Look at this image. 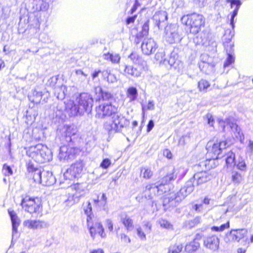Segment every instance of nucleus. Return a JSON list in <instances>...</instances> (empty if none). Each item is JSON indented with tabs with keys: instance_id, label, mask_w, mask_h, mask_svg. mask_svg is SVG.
<instances>
[{
	"instance_id": "f257e3e1",
	"label": "nucleus",
	"mask_w": 253,
	"mask_h": 253,
	"mask_svg": "<svg viewBox=\"0 0 253 253\" xmlns=\"http://www.w3.org/2000/svg\"><path fill=\"white\" fill-rule=\"evenodd\" d=\"M96 117L99 119L112 116V120L104 124V128L110 134L121 132L129 125V121L121 114H118V106L111 103H104L96 108Z\"/></svg>"
},
{
	"instance_id": "f03ea898",
	"label": "nucleus",
	"mask_w": 253,
	"mask_h": 253,
	"mask_svg": "<svg viewBox=\"0 0 253 253\" xmlns=\"http://www.w3.org/2000/svg\"><path fill=\"white\" fill-rule=\"evenodd\" d=\"M194 190V185L192 180H188L185 185L176 193H169L163 199V206L165 209L176 207L188 195Z\"/></svg>"
},
{
	"instance_id": "7ed1b4c3",
	"label": "nucleus",
	"mask_w": 253,
	"mask_h": 253,
	"mask_svg": "<svg viewBox=\"0 0 253 253\" xmlns=\"http://www.w3.org/2000/svg\"><path fill=\"white\" fill-rule=\"evenodd\" d=\"M27 154L39 163L49 162L52 157L51 150L46 146L42 144L31 146L27 151Z\"/></svg>"
},
{
	"instance_id": "20e7f679",
	"label": "nucleus",
	"mask_w": 253,
	"mask_h": 253,
	"mask_svg": "<svg viewBox=\"0 0 253 253\" xmlns=\"http://www.w3.org/2000/svg\"><path fill=\"white\" fill-rule=\"evenodd\" d=\"M181 21L183 24L190 26V32L193 35L198 34L205 25L203 16L196 13L183 15Z\"/></svg>"
},
{
	"instance_id": "39448f33",
	"label": "nucleus",
	"mask_w": 253,
	"mask_h": 253,
	"mask_svg": "<svg viewBox=\"0 0 253 253\" xmlns=\"http://www.w3.org/2000/svg\"><path fill=\"white\" fill-rule=\"evenodd\" d=\"M227 1L230 3V6L231 8H233L234 5H235V7L233 11L231 14V18L230 21V24L232 27L233 31L230 30H227L225 31V34L223 40L224 45H225V44L233 43L231 41V39L234 36V29L235 28V22L236 21V20L235 21L234 19L237 16L240 7L242 4V2L240 0H227Z\"/></svg>"
},
{
	"instance_id": "423d86ee",
	"label": "nucleus",
	"mask_w": 253,
	"mask_h": 253,
	"mask_svg": "<svg viewBox=\"0 0 253 253\" xmlns=\"http://www.w3.org/2000/svg\"><path fill=\"white\" fill-rule=\"evenodd\" d=\"M229 146L226 141H209L206 146L208 154L211 155L213 160L219 159L223 150Z\"/></svg>"
},
{
	"instance_id": "0eeeda50",
	"label": "nucleus",
	"mask_w": 253,
	"mask_h": 253,
	"mask_svg": "<svg viewBox=\"0 0 253 253\" xmlns=\"http://www.w3.org/2000/svg\"><path fill=\"white\" fill-rule=\"evenodd\" d=\"M25 211L31 214L39 213L42 210L41 201L38 198H32L28 196L22 198L20 204Z\"/></svg>"
},
{
	"instance_id": "6e6552de",
	"label": "nucleus",
	"mask_w": 253,
	"mask_h": 253,
	"mask_svg": "<svg viewBox=\"0 0 253 253\" xmlns=\"http://www.w3.org/2000/svg\"><path fill=\"white\" fill-rule=\"evenodd\" d=\"M84 167V164L82 161H77L72 164L64 173L63 179L69 184L68 181L73 180L81 176Z\"/></svg>"
},
{
	"instance_id": "1a4fd4ad",
	"label": "nucleus",
	"mask_w": 253,
	"mask_h": 253,
	"mask_svg": "<svg viewBox=\"0 0 253 253\" xmlns=\"http://www.w3.org/2000/svg\"><path fill=\"white\" fill-rule=\"evenodd\" d=\"M77 103L80 107L81 112L89 113L93 106V99L92 96L88 93H82L76 99Z\"/></svg>"
},
{
	"instance_id": "9d476101",
	"label": "nucleus",
	"mask_w": 253,
	"mask_h": 253,
	"mask_svg": "<svg viewBox=\"0 0 253 253\" xmlns=\"http://www.w3.org/2000/svg\"><path fill=\"white\" fill-rule=\"evenodd\" d=\"M87 227L89 230L91 237L94 239L95 235L98 234L102 238H105L106 235L104 229L100 222L93 218L92 220L88 218L87 222Z\"/></svg>"
},
{
	"instance_id": "9b49d317",
	"label": "nucleus",
	"mask_w": 253,
	"mask_h": 253,
	"mask_svg": "<svg viewBox=\"0 0 253 253\" xmlns=\"http://www.w3.org/2000/svg\"><path fill=\"white\" fill-rule=\"evenodd\" d=\"M220 125L222 126L224 130L225 127L229 126L234 133V135L236 139L242 142L244 140V135L241 131L240 128L238 125L233 122V119L229 118L225 121L220 120L219 121Z\"/></svg>"
},
{
	"instance_id": "f8f14e48",
	"label": "nucleus",
	"mask_w": 253,
	"mask_h": 253,
	"mask_svg": "<svg viewBox=\"0 0 253 253\" xmlns=\"http://www.w3.org/2000/svg\"><path fill=\"white\" fill-rule=\"evenodd\" d=\"M165 33L166 40L170 44L178 42L182 39L178 32V27L175 25L167 26Z\"/></svg>"
},
{
	"instance_id": "ddd939ff",
	"label": "nucleus",
	"mask_w": 253,
	"mask_h": 253,
	"mask_svg": "<svg viewBox=\"0 0 253 253\" xmlns=\"http://www.w3.org/2000/svg\"><path fill=\"white\" fill-rule=\"evenodd\" d=\"M187 171V169L183 167H180L177 169L173 168L169 173L163 177L158 183L166 185V186L168 185L170 181L174 180L177 175L179 178L183 177L186 174Z\"/></svg>"
},
{
	"instance_id": "4468645a",
	"label": "nucleus",
	"mask_w": 253,
	"mask_h": 253,
	"mask_svg": "<svg viewBox=\"0 0 253 253\" xmlns=\"http://www.w3.org/2000/svg\"><path fill=\"white\" fill-rule=\"evenodd\" d=\"M58 81V77L53 76L48 79L47 84L55 89V95L58 99H62L65 97V92L66 90V86L61 85L60 86H56V84Z\"/></svg>"
},
{
	"instance_id": "2eb2a0df",
	"label": "nucleus",
	"mask_w": 253,
	"mask_h": 253,
	"mask_svg": "<svg viewBox=\"0 0 253 253\" xmlns=\"http://www.w3.org/2000/svg\"><path fill=\"white\" fill-rule=\"evenodd\" d=\"M75 133V130L73 127L65 126L62 129L61 135L59 137L61 143L63 145H69V143L72 142V137Z\"/></svg>"
},
{
	"instance_id": "dca6fc26",
	"label": "nucleus",
	"mask_w": 253,
	"mask_h": 253,
	"mask_svg": "<svg viewBox=\"0 0 253 253\" xmlns=\"http://www.w3.org/2000/svg\"><path fill=\"white\" fill-rule=\"evenodd\" d=\"M65 110L70 117L81 116L84 114L83 112L81 111L80 107L76 101L68 100L65 102Z\"/></svg>"
},
{
	"instance_id": "f3484780",
	"label": "nucleus",
	"mask_w": 253,
	"mask_h": 253,
	"mask_svg": "<svg viewBox=\"0 0 253 253\" xmlns=\"http://www.w3.org/2000/svg\"><path fill=\"white\" fill-rule=\"evenodd\" d=\"M212 178V176L209 171H202L196 172L189 180L192 179L194 185V181H196L197 185H200L211 180Z\"/></svg>"
},
{
	"instance_id": "a211bd4d",
	"label": "nucleus",
	"mask_w": 253,
	"mask_h": 253,
	"mask_svg": "<svg viewBox=\"0 0 253 253\" xmlns=\"http://www.w3.org/2000/svg\"><path fill=\"white\" fill-rule=\"evenodd\" d=\"M124 67L125 74L128 78H138L141 76L144 70V67L139 65L135 66L125 65Z\"/></svg>"
},
{
	"instance_id": "6ab92c4d",
	"label": "nucleus",
	"mask_w": 253,
	"mask_h": 253,
	"mask_svg": "<svg viewBox=\"0 0 253 253\" xmlns=\"http://www.w3.org/2000/svg\"><path fill=\"white\" fill-rule=\"evenodd\" d=\"M157 48V43L151 38L145 39L141 44V49L143 53L149 55L154 53Z\"/></svg>"
},
{
	"instance_id": "aec40b11",
	"label": "nucleus",
	"mask_w": 253,
	"mask_h": 253,
	"mask_svg": "<svg viewBox=\"0 0 253 253\" xmlns=\"http://www.w3.org/2000/svg\"><path fill=\"white\" fill-rule=\"evenodd\" d=\"M23 225L29 229L36 230L47 228L48 224L43 220L28 219L24 221Z\"/></svg>"
},
{
	"instance_id": "412c9836",
	"label": "nucleus",
	"mask_w": 253,
	"mask_h": 253,
	"mask_svg": "<svg viewBox=\"0 0 253 253\" xmlns=\"http://www.w3.org/2000/svg\"><path fill=\"white\" fill-rule=\"evenodd\" d=\"M153 20L155 26L160 29L166 24L168 19V13L165 11L156 12L153 16Z\"/></svg>"
},
{
	"instance_id": "4be33fe9",
	"label": "nucleus",
	"mask_w": 253,
	"mask_h": 253,
	"mask_svg": "<svg viewBox=\"0 0 253 253\" xmlns=\"http://www.w3.org/2000/svg\"><path fill=\"white\" fill-rule=\"evenodd\" d=\"M49 95V93L48 91H45L42 92L35 89L33 90L32 94L29 96V98L31 102L38 104L41 102L42 98L44 96H45V97L43 98V100L44 102H46Z\"/></svg>"
},
{
	"instance_id": "5701e85b",
	"label": "nucleus",
	"mask_w": 253,
	"mask_h": 253,
	"mask_svg": "<svg viewBox=\"0 0 253 253\" xmlns=\"http://www.w3.org/2000/svg\"><path fill=\"white\" fill-rule=\"evenodd\" d=\"M66 145H63L60 148L58 157L60 160H68L73 158L74 156L75 149L72 147H68Z\"/></svg>"
},
{
	"instance_id": "b1692460",
	"label": "nucleus",
	"mask_w": 253,
	"mask_h": 253,
	"mask_svg": "<svg viewBox=\"0 0 253 253\" xmlns=\"http://www.w3.org/2000/svg\"><path fill=\"white\" fill-rule=\"evenodd\" d=\"M70 188L73 192L72 194L73 202L72 204H74L79 202L80 198L84 195V191L82 186L79 183L71 186Z\"/></svg>"
},
{
	"instance_id": "393cba45",
	"label": "nucleus",
	"mask_w": 253,
	"mask_h": 253,
	"mask_svg": "<svg viewBox=\"0 0 253 253\" xmlns=\"http://www.w3.org/2000/svg\"><path fill=\"white\" fill-rule=\"evenodd\" d=\"M247 230L245 228L234 229L230 232L228 236L232 241L239 242L247 235Z\"/></svg>"
},
{
	"instance_id": "a878e982",
	"label": "nucleus",
	"mask_w": 253,
	"mask_h": 253,
	"mask_svg": "<svg viewBox=\"0 0 253 253\" xmlns=\"http://www.w3.org/2000/svg\"><path fill=\"white\" fill-rule=\"evenodd\" d=\"M219 239L216 236H211L205 239L204 244L205 247L213 251L218 249Z\"/></svg>"
},
{
	"instance_id": "bb28decb",
	"label": "nucleus",
	"mask_w": 253,
	"mask_h": 253,
	"mask_svg": "<svg viewBox=\"0 0 253 253\" xmlns=\"http://www.w3.org/2000/svg\"><path fill=\"white\" fill-rule=\"evenodd\" d=\"M8 211L12 223L13 239L15 234L17 233V228L20 225V221L14 211L8 210Z\"/></svg>"
},
{
	"instance_id": "cd10ccee",
	"label": "nucleus",
	"mask_w": 253,
	"mask_h": 253,
	"mask_svg": "<svg viewBox=\"0 0 253 253\" xmlns=\"http://www.w3.org/2000/svg\"><path fill=\"white\" fill-rule=\"evenodd\" d=\"M56 182V179L50 171L43 170L42 183L45 186H49Z\"/></svg>"
},
{
	"instance_id": "c85d7f7f",
	"label": "nucleus",
	"mask_w": 253,
	"mask_h": 253,
	"mask_svg": "<svg viewBox=\"0 0 253 253\" xmlns=\"http://www.w3.org/2000/svg\"><path fill=\"white\" fill-rule=\"evenodd\" d=\"M120 220L127 231H131L133 229V220L126 213H122L120 215Z\"/></svg>"
},
{
	"instance_id": "c756f323",
	"label": "nucleus",
	"mask_w": 253,
	"mask_h": 253,
	"mask_svg": "<svg viewBox=\"0 0 253 253\" xmlns=\"http://www.w3.org/2000/svg\"><path fill=\"white\" fill-rule=\"evenodd\" d=\"M245 174L243 172L233 170L231 173V178L234 184L239 185L244 179Z\"/></svg>"
},
{
	"instance_id": "7c9ffc66",
	"label": "nucleus",
	"mask_w": 253,
	"mask_h": 253,
	"mask_svg": "<svg viewBox=\"0 0 253 253\" xmlns=\"http://www.w3.org/2000/svg\"><path fill=\"white\" fill-rule=\"evenodd\" d=\"M149 20H147L143 25L142 29L140 32L138 33L136 35V39L135 42L136 44L139 42L138 39L143 38L144 37L147 36L148 35L149 32Z\"/></svg>"
},
{
	"instance_id": "2f4dec72",
	"label": "nucleus",
	"mask_w": 253,
	"mask_h": 253,
	"mask_svg": "<svg viewBox=\"0 0 253 253\" xmlns=\"http://www.w3.org/2000/svg\"><path fill=\"white\" fill-rule=\"evenodd\" d=\"M157 187L156 183L147 185L146 187L145 196L148 199H152L154 196L157 195V190H154V188Z\"/></svg>"
},
{
	"instance_id": "473e14b6",
	"label": "nucleus",
	"mask_w": 253,
	"mask_h": 253,
	"mask_svg": "<svg viewBox=\"0 0 253 253\" xmlns=\"http://www.w3.org/2000/svg\"><path fill=\"white\" fill-rule=\"evenodd\" d=\"M197 237L195 239H194L193 241L190 242L189 244H187L185 246V250L186 252L190 253H192L194 251H197L200 248V244L197 241V239L198 238V236H200L198 234H197Z\"/></svg>"
},
{
	"instance_id": "72a5a7b5",
	"label": "nucleus",
	"mask_w": 253,
	"mask_h": 253,
	"mask_svg": "<svg viewBox=\"0 0 253 253\" xmlns=\"http://www.w3.org/2000/svg\"><path fill=\"white\" fill-rule=\"evenodd\" d=\"M225 157L226 164L227 167H232L236 165L235 154L232 151L227 152Z\"/></svg>"
},
{
	"instance_id": "f704fd0d",
	"label": "nucleus",
	"mask_w": 253,
	"mask_h": 253,
	"mask_svg": "<svg viewBox=\"0 0 253 253\" xmlns=\"http://www.w3.org/2000/svg\"><path fill=\"white\" fill-rule=\"evenodd\" d=\"M127 97L129 98V101L135 100L138 96V92L136 87L131 86L129 87L126 91Z\"/></svg>"
},
{
	"instance_id": "c9c22d12",
	"label": "nucleus",
	"mask_w": 253,
	"mask_h": 253,
	"mask_svg": "<svg viewBox=\"0 0 253 253\" xmlns=\"http://www.w3.org/2000/svg\"><path fill=\"white\" fill-rule=\"evenodd\" d=\"M104 58L106 60H109L113 63L118 64L120 62L121 57L118 53H109L104 54Z\"/></svg>"
},
{
	"instance_id": "e433bc0d",
	"label": "nucleus",
	"mask_w": 253,
	"mask_h": 253,
	"mask_svg": "<svg viewBox=\"0 0 253 253\" xmlns=\"http://www.w3.org/2000/svg\"><path fill=\"white\" fill-rule=\"evenodd\" d=\"M199 68L202 72L206 74H209V72L212 70L213 64L208 62L202 61L199 63Z\"/></svg>"
},
{
	"instance_id": "4c0bfd02",
	"label": "nucleus",
	"mask_w": 253,
	"mask_h": 253,
	"mask_svg": "<svg viewBox=\"0 0 253 253\" xmlns=\"http://www.w3.org/2000/svg\"><path fill=\"white\" fill-rule=\"evenodd\" d=\"M83 210L84 213L87 216L86 218V222H87V220L89 218H90L91 220L94 218V215L92 212V207L91 203L89 202H87L86 203V205L84 206Z\"/></svg>"
},
{
	"instance_id": "58836bf2",
	"label": "nucleus",
	"mask_w": 253,
	"mask_h": 253,
	"mask_svg": "<svg viewBox=\"0 0 253 253\" xmlns=\"http://www.w3.org/2000/svg\"><path fill=\"white\" fill-rule=\"evenodd\" d=\"M38 3L36 4V10L37 11H46L49 7V4L44 0H38Z\"/></svg>"
},
{
	"instance_id": "ea45409f",
	"label": "nucleus",
	"mask_w": 253,
	"mask_h": 253,
	"mask_svg": "<svg viewBox=\"0 0 253 253\" xmlns=\"http://www.w3.org/2000/svg\"><path fill=\"white\" fill-rule=\"evenodd\" d=\"M210 86V83L205 80L202 79L198 82V88L200 91L206 92Z\"/></svg>"
},
{
	"instance_id": "a19ab883",
	"label": "nucleus",
	"mask_w": 253,
	"mask_h": 253,
	"mask_svg": "<svg viewBox=\"0 0 253 253\" xmlns=\"http://www.w3.org/2000/svg\"><path fill=\"white\" fill-rule=\"evenodd\" d=\"M157 187L154 188V190H157V195H161L166 192L169 189V185H164L159 183H156Z\"/></svg>"
},
{
	"instance_id": "79ce46f5",
	"label": "nucleus",
	"mask_w": 253,
	"mask_h": 253,
	"mask_svg": "<svg viewBox=\"0 0 253 253\" xmlns=\"http://www.w3.org/2000/svg\"><path fill=\"white\" fill-rule=\"evenodd\" d=\"M141 174L144 178L148 179L151 178L153 173L150 169L144 167L141 169Z\"/></svg>"
},
{
	"instance_id": "37998d69",
	"label": "nucleus",
	"mask_w": 253,
	"mask_h": 253,
	"mask_svg": "<svg viewBox=\"0 0 253 253\" xmlns=\"http://www.w3.org/2000/svg\"><path fill=\"white\" fill-rule=\"evenodd\" d=\"M33 178L35 182H38L42 183V171L41 169H36V170L33 172Z\"/></svg>"
},
{
	"instance_id": "c03bdc74",
	"label": "nucleus",
	"mask_w": 253,
	"mask_h": 253,
	"mask_svg": "<svg viewBox=\"0 0 253 253\" xmlns=\"http://www.w3.org/2000/svg\"><path fill=\"white\" fill-rule=\"evenodd\" d=\"M183 247L182 245H173L169 247L168 253H179L181 252Z\"/></svg>"
},
{
	"instance_id": "a18cd8bd",
	"label": "nucleus",
	"mask_w": 253,
	"mask_h": 253,
	"mask_svg": "<svg viewBox=\"0 0 253 253\" xmlns=\"http://www.w3.org/2000/svg\"><path fill=\"white\" fill-rule=\"evenodd\" d=\"M229 222L228 221L227 223L223 224L220 226H213L211 227V229L214 232H222L225 229L229 228Z\"/></svg>"
},
{
	"instance_id": "49530a36",
	"label": "nucleus",
	"mask_w": 253,
	"mask_h": 253,
	"mask_svg": "<svg viewBox=\"0 0 253 253\" xmlns=\"http://www.w3.org/2000/svg\"><path fill=\"white\" fill-rule=\"evenodd\" d=\"M234 60L235 58L233 54H227V57L224 63V68H226V67H229L230 65L234 63Z\"/></svg>"
},
{
	"instance_id": "de8ad7c7",
	"label": "nucleus",
	"mask_w": 253,
	"mask_h": 253,
	"mask_svg": "<svg viewBox=\"0 0 253 253\" xmlns=\"http://www.w3.org/2000/svg\"><path fill=\"white\" fill-rule=\"evenodd\" d=\"M99 91L101 93L102 99L103 100H109L113 97V95L110 92L104 91L101 88L99 89Z\"/></svg>"
},
{
	"instance_id": "09e8293b",
	"label": "nucleus",
	"mask_w": 253,
	"mask_h": 253,
	"mask_svg": "<svg viewBox=\"0 0 253 253\" xmlns=\"http://www.w3.org/2000/svg\"><path fill=\"white\" fill-rule=\"evenodd\" d=\"M190 138L189 135L183 136L179 140L178 145L183 146L190 141Z\"/></svg>"
},
{
	"instance_id": "8fccbe9b",
	"label": "nucleus",
	"mask_w": 253,
	"mask_h": 253,
	"mask_svg": "<svg viewBox=\"0 0 253 253\" xmlns=\"http://www.w3.org/2000/svg\"><path fill=\"white\" fill-rule=\"evenodd\" d=\"M2 173L5 176H9L12 174V170L9 166L4 164L2 168Z\"/></svg>"
},
{
	"instance_id": "3c124183",
	"label": "nucleus",
	"mask_w": 253,
	"mask_h": 253,
	"mask_svg": "<svg viewBox=\"0 0 253 253\" xmlns=\"http://www.w3.org/2000/svg\"><path fill=\"white\" fill-rule=\"evenodd\" d=\"M238 169L241 170L244 173L246 171L247 166L244 161H239L237 164Z\"/></svg>"
},
{
	"instance_id": "603ef678",
	"label": "nucleus",
	"mask_w": 253,
	"mask_h": 253,
	"mask_svg": "<svg viewBox=\"0 0 253 253\" xmlns=\"http://www.w3.org/2000/svg\"><path fill=\"white\" fill-rule=\"evenodd\" d=\"M111 162L110 159L108 158L104 159L100 164V167L104 169H106L111 165Z\"/></svg>"
},
{
	"instance_id": "864d4df0",
	"label": "nucleus",
	"mask_w": 253,
	"mask_h": 253,
	"mask_svg": "<svg viewBox=\"0 0 253 253\" xmlns=\"http://www.w3.org/2000/svg\"><path fill=\"white\" fill-rule=\"evenodd\" d=\"M128 57L133 62L135 63L139 62L140 58L139 55L136 52H132L129 55Z\"/></svg>"
},
{
	"instance_id": "5fc2aeb1",
	"label": "nucleus",
	"mask_w": 253,
	"mask_h": 253,
	"mask_svg": "<svg viewBox=\"0 0 253 253\" xmlns=\"http://www.w3.org/2000/svg\"><path fill=\"white\" fill-rule=\"evenodd\" d=\"M225 49L226 51L227 54H233L234 49V43H230L229 44H225L224 45Z\"/></svg>"
},
{
	"instance_id": "6e6d98bb",
	"label": "nucleus",
	"mask_w": 253,
	"mask_h": 253,
	"mask_svg": "<svg viewBox=\"0 0 253 253\" xmlns=\"http://www.w3.org/2000/svg\"><path fill=\"white\" fill-rule=\"evenodd\" d=\"M159 223L160 224V226L162 227L165 228H170L172 226V225L170 224V223L165 219H161L159 221Z\"/></svg>"
},
{
	"instance_id": "4d7b16f0",
	"label": "nucleus",
	"mask_w": 253,
	"mask_h": 253,
	"mask_svg": "<svg viewBox=\"0 0 253 253\" xmlns=\"http://www.w3.org/2000/svg\"><path fill=\"white\" fill-rule=\"evenodd\" d=\"M94 204L96 206H98L99 207H101L102 209L104 211L106 210V206L107 204H104L103 201L99 200L98 199L93 200Z\"/></svg>"
},
{
	"instance_id": "13d9d810",
	"label": "nucleus",
	"mask_w": 253,
	"mask_h": 253,
	"mask_svg": "<svg viewBox=\"0 0 253 253\" xmlns=\"http://www.w3.org/2000/svg\"><path fill=\"white\" fill-rule=\"evenodd\" d=\"M32 162H29L27 164V170L29 172H33L36 169H38Z\"/></svg>"
},
{
	"instance_id": "bf43d9fd",
	"label": "nucleus",
	"mask_w": 253,
	"mask_h": 253,
	"mask_svg": "<svg viewBox=\"0 0 253 253\" xmlns=\"http://www.w3.org/2000/svg\"><path fill=\"white\" fill-rule=\"evenodd\" d=\"M137 233L141 240H146V235L140 227L137 229Z\"/></svg>"
},
{
	"instance_id": "052dcab7",
	"label": "nucleus",
	"mask_w": 253,
	"mask_h": 253,
	"mask_svg": "<svg viewBox=\"0 0 253 253\" xmlns=\"http://www.w3.org/2000/svg\"><path fill=\"white\" fill-rule=\"evenodd\" d=\"M194 2L200 7H203L207 3V0H193Z\"/></svg>"
},
{
	"instance_id": "680f3d73",
	"label": "nucleus",
	"mask_w": 253,
	"mask_h": 253,
	"mask_svg": "<svg viewBox=\"0 0 253 253\" xmlns=\"http://www.w3.org/2000/svg\"><path fill=\"white\" fill-rule=\"evenodd\" d=\"M107 81L109 83L113 84L116 83L117 81V79L116 76L114 74L111 73L110 75H109L107 79Z\"/></svg>"
},
{
	"instance_id": "e2e57ef3",
	"label": "nucleus",
	"mask_w": 253,
	"mask_h": 253,
	"mask_svg": "<svg viewBox=\"0 0 253 253\" xmlns=\"http://www.w3.org/2000/svg\"><path fill=\"white\" fill-rule=\"evenodd\" d=\"M137 17V15L135 14L132 16L128 17L126 19V25H129L130 24L134 23L136 18Z\"/></svg>"
},
{
	"instance_id": "0e129e2a",
	"label": "nucleus",
	"mask_w": 253,
	"mask_h": 253,
	"mask_svg": "<svg viewBox=\"0 0 253 253\" xmlns=\"http://www.w3.org/2000/svg\"><path fill=\"white\" fill-rule=\"evenodd\" d=\"M206 118L208 120V123L210 126H213L214 123V119L212 116L211 114H208L206 115Z\"/></svg>"
},
{
	"instance_id": "69168bd1",
	"label": "nucleus",
	"mask_w": 253,
	"mask_h": 253,
	"mask_svg": "<svg viewBox=\"0 0 253 253\" xmlns=\"http://www.w3.org/2000/svg\"><path fill=\"white\" fill-rule=\"evenodd\" d=\"M106 224L110 231H112L113 230V224L111 219H107L106 220Z\"/></svg>"
},
{
	"instance_id": "338daca9",
	"label": "nucleus",
	"mask_w": 253,
	"mask_h": 253,
	"mask_svg": "<svg viewBox=\"0 0 253 253\" xmlns=\"http://www.w3.org/2000/svg\"><path fill=\"white\" fill-rule=\"evenodd\" d=\"M193 209L197 212H200L203 209V204H195L193 206Z\"/></svg>"
},
{
	"instance_id": "774afa93",
	"label": "nucleus",
	"mask_w": 253,
	"mask_h": 253,
	"mask_svg": "<svg viewBox=\"0 0 253 253\" xmlns=\"http://www.w3.org/2000/svg\"><path fill=\"white\" fill-rule=\"evenodd\" d=\"M247 151L251 154L253 153V141L249 140V144L247 146Z\"/></svg>"
}]
</instances>
